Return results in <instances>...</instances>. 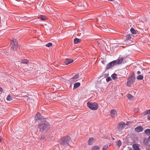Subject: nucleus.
Returning <instances> with one entry per match:
<instances>
[{"label": "nucleus", "instance_id": "26", "mask_svg": "<svg viewBox=\"0 0 150 150\" xmlns=\"http://www.w3.org/2000/svg\"><path fill=\"white\" fill-rule=\"evenodd\" d=\"M12 99V98L11 97L10 95H8L6 98V100L8 101H11Z\"/></svg>", "mask_w": 150, "mask_h": 150}, {"label": "nucleus", "instance_id": "30", "mask_svg": "<svg viewBox=\"0 0 150 150\" xmlns=\"http://www.w3.org/2000/svg\"><path fill=\"white\" fill-rule=\"evenodd\" d=\"M45 138V135H43L41 136L40 137V139H44Z\"/></svg>", "mask_w": 150, "mask_h": 150}, {"label": "nucleus", "instance_id": "22", "mask_svg": "<svg viewBox=\"0 0 150 150\" xmlns=\"http://www.w3.org/2000/svg\"><path fill=\"white\" fill-rule=\"evenodd\" d=\"M130 31L133 34H136L137 33L136 32L133 28H131Z\"/></svg>", "mask_w": 150, "mask_h": 150}, {"label": "nucleus", "instance_id": "5", "mask_svg": "<svg viewBox=\"0 0 150 150\" xmlns=\"http://www.w3.org/2000/svg\"><path fill=\"white\" fill-rule=\"evenodd\" d=\"M135 79V76L134 74H132L131 76L128 79L127 85L129 87H131L134 82Z\"/></svg>", "mask_w": 150, "mask_h": 150}, {"label": "nucleus", "instance_id": "37", "mask_svg": "<svg viewBox=\"0 0 150 150\" xmlns=\"http://www.w3.org/2000/svg\"><path fill=\"white\" fill-rule=\"evenodd\" d=\"M148 141H150V136H149L148 138Z\"/></svg>", "mask_w": 150, "mask_h": 150}, {"label": "nucleus", "instance_id": "45", "mask_svg": "<svg viewBox=\"0 0 150 150\" xmlns=\"http://www.w3.org/2000/svg\"><path fill=\"white\" fill-rule=\"evenodd\" d=\"M19 48H20V46H19Z\"/></svg>", "mask_w": 150, "mask_h": 150}, {"label": "nucleus", "instance_id": "41", "mask_svg": "<svg viewBox=\"0 0 150 150\" xmlns=\"http://www.w3.org/2000/svg\"><path fill=\"white\" fill-rule=\"evenodd\" d=\"M149 110V113H150V109Z\"/></svg>", "mask_w": 150, "mask_h": 150}, {"label": "nucleus", "instance_id": "27", "mask_svg": "<svg viewBox=\"0 0 150 150\" xmlns=\"http://www.w3.org/2000/svg\"><path fill=\"white\" fill-rule=\"evenodd\" d=\"M126 40L127 41L128 40L130 39L131 38V37L129 35H126Z\"/></svg>", "mask_w": 150, "mask_h": 150}, {"label": "nucleus", "instance_id": "29", "mask_svg": "<svg viewBox=\"0 0 150 150\" xmlns=\"http://www.w3.org/2000/svg\"><path fill=\"white\" fill-rule=\"evenodd\" d=\"M108 146L107 145H105L103 147V150H106L108 148Z\"/></svg>", "mask_w": 150, "mask_h": 150}, {"label": "nucleus", "instance_id": "3", "mask_svg": "<svg viewBox=\"0 0 150 150\" xmlns=\"http://www.w3.org/2000/svg\"><path fill=\"white\" fill-rule=\"evenodd\" d=\"M11 45H12L11 49L13 51H15L16 50V47H18L17 40L16 39H13V40H11Z\"/></svg>", "mask_w": 150, "mask_h": 150}, {"label": "nucleus", "instance_id": "31", "mask_svg": "<svg viewBox=\"0 0 150 150\" xmlns=\"http://www.w3.org/2000/svg\"><path fill=\"white\" fill-rule=\"evenodd\" d=\"M106 80L107 81H110L111 80V78L110 77H108L106 79Z\"/></svg>", "mask_w": 150, "mask_h": 150}, {"label": "nucleus", "instance_id": "35", "mask_svg": "<svg viewBox=\"0 0 150 150\" xmlns=\"http://www.w3.org/2000/svg\"><path fill=\"white\" fill-rule=\"evenodd\" d=\"M148 119L149 120H150V115H149L148 116Z\"/></svg>", "mask_w": 150, "mask_h": 150}, {"label": "nucleus", "instance_id": "19", "mask_svg": "<svg viewBox=\"0 0 150 150\" xmlns=\"http://www.w3.org/2000/svg\"><path fill=\"white\" fill-rule=\"evenodd\" d=\"M145 133L148 136L150 135V129H148L145 131Z\"/></svg>", "mask_w": 150, "mask_h": 150}, {"label": "nucleus", "instance_id": "1", "mask_svg": "<svg viewBox=\"0 0 150 150\" xmlns=\"http://www.w3.org/2000/svg\"><path fill=\"white\" fill-rule=\"evenodd\" d=\"M38 127L41 132L43 133L46 132L49 129V124L46 121L41 122L38 125Z\"/></svg>", "mask_w": 150, "mask_h": 150}, {"label": "nucleus", "instance_id": "20", "mask_svg": "<svg viewBox=\"0 0 150 150\" xmlns=\"http://www.w3.org/2000/svg\"><path fill=\"white\" fill-rule=\"evenodd\" d=\"M80 83L79 82L75 83L74 84V87L75 88H77L80 86Z\"/></svg>", "mask_w": 150, "mask_h": 150}, {"label": "nucleus", "instance_id": "36", "mask_svg": "<svg viewBox=\"0 0 150 150\" xmlns=\"http://www.w3.org/2000/svg\"><path fill=\"white\" fill-rule=\"evenodd\" d=\"M102 63L103 64H104L105 63V61H102Z\"/></svg>", "mask_w": 150, "mask_h": 150}, {"label": "nucleus", "instance_id": "28", "mask_svg": "<svg viewBox=\"0 0 150 150\" xmlns=\"http://www.w3.org/2000/svg\"><path fill=\"white\" fill-rule=\"evenodd\" d=\"M52 43H48L46 45V47H49L52 45Z\"/></svg>", "mask_w": 150, "mask_h": 150}, {"label": "nucleus", "instance_id": "8", "mask_svg": "<svg viewBox=\"0 0 150 150\" xmlns=\"http://www.w3.org/2000/svg\"><path fill=\"white\" fill-rule=\"evenodd\" d=\"M79 74H76L71 78V79L73 80V82H74L77 81V79L79 78Z\"/></svg>", "mask_w": 150, "mask_h": 150}, {"label": "nucleus", "instance_id": "7", "mask_svg": "<svg viewBox=\"0 0 150 150\" xmlns=\"http://www.w3.org/2000/svg\"><path fill=\"white\" fill-rule=\"evenodd\" d=\"M128 125L129 122H127L126 123H125L123 122H121L118 123L117 126V128L118 129L122 130Z\"/></svg>", "mask_w": 150, "mask_h": 150}, {"label": "nucleus", "instance_id": "23", "mask_svg": "<svg viewBox=\"0 0 150 150\" xmlns=\"http://www.w3.org/2000/svg\"><path fill=\"white\" fill-rule=\"evenodd\" d=\"M137 78L138 80H142L143 79V76L141 75H139L137 77Z\"/></svg>", "mask_w": 150, "mask_h": 150}, {"label": "nucleus", "instance_id": "34", "mask_svg": "<svg viewBox=\"0 0 150 150\" xmlns=\"http://www.w3.org/2000/svg\"><path fill=\"white\" fill-rule=\"evenodd\" d=\"M141 74V72H140V71H137V74Z\"/></svg>", "mask_w": 150, "mask_h": 150}, {"label": "nucleus", "instance_id": "21", "mask_svg": "<svg viewBox=\"0 0 150 150\" xmlns=\"http://www.w3.org/2000/svg\"><path fill=\"white\" fill-rule=\"evenodd\" d=\"M126 96L130 100H132L133 98V97L131 95L128 94L126 95Z\"/></svg>", "mask_w": 150, "mask_h": 150}, {"label": "nucleus", "instance_id": "24", "mask_svg": "<svg viewBox=\"0 0 150 150\" xmlns=\"http://www.w3.org/2000/svg\"><path fill=\"white\" fill-rule=\"evenodd\" d=\"M112 77L113 79H117V75L115 74H112Z\"/></svg>", "mask_w": 150, "mask_h": 150}, {"label": "nucleus", "instance_id": "10", "mask_svg": "<svg viewBox=\"0 0 150 150\" xmlns=\"http://www.w3.org/2000/svg\"><path fill=\"white\" fill-rule=\"evenodd\" d=\"M143 128L141 126H139L136 127L135 129V130L137 132H140L143 130Z\"/></svg>", "mask_w": 150, "mask_h": 150}, {"label": "nucleus", "instance_id": "11", "mask_svg": "<svg viewBox=\"0 0 150 150\" xmlns=\"http://www.w3.org/2000/svg\"><path fill=\"white\" fill-rule=\"evenodd\" d=\"M73 60L72 59H67L64 62L66 65H68L72 62Z\"/></svg>", "mask_w": 150, "mask_h": 150}, {"label": "nucleus", "instance_id": "38", "mask_svg": "<svg viewBox=\"0 0 150 150\" xmlns=\"http://www.w3.org/2000/svg\"><path fill=\"white\" fill-rule=\"evenodd\" d=\"M2 90V88L0 87V91H1Z\"/></svg>", "mask_w": 150, "mask_h": 150}, {"label": "nucleus", "instance_id": "6", "mask_svg": "<svg viewBox=\"0 0 150 150\" xmlns=\"http://www.w3.org/2000/svg\"><path fill=\"white\" fill-rule=\"evenodd\" d=\"M70 140V138L69 137H65L59 140V142L62 145H64L68 143Z\"/></svg>", "mask_w": 150, "mask_h": 150}, {"label": "nucleus", "instance_id": "17", "mask_svg": "<svg viewBox=\"0 0 150 150\" xmlns=\"http://www.w3.org/2000/svg\"><path fill=\"white\" fill-rule=\"evenodd\" d=\"M74 42L75 44H78L81 42V40L77 38H75L74 39Z\"/></svg>", "mask_w": 150, "mask_h": 150}, {"label": "nucleus", "instance_id": "18", "mask_svg": "<svg viewBox=\"0 0 150 150\" xmlns=\"http://www.w3.org/2000/svg\"><path fill=\"white\" fill-rule=\"evenodd\" d=\"M29 62V60L27 59H23L22 60L21 63L22 64H27Z\"/></svg>", "mask_w": 150, "mask_h": 150}, {"label": "nucleus", "instance_id": "14", "mask_svg": "<svg viewBox=\"0 0 150 150\" xmlns=\"http://www.w3.org/2000/svg\"><path fill=\"white\" fill-rule=\"evenodd\" d=\"M133 147L134 150H140V149L137 144H134Z\"/></svg>", "mask_w": 150, "mask_h": 150}, {"label": "nucleus", "instance_id": "12", "mask_svg": "<svg viewBox=\"0 0 150 150\" xmlns=\"http://www.w3.org/2000/svg\"><path fill=\"white\" fill-rule=\"evenodd\" d=\"M110 115L112 117H114L115 116L116 114V111L115 110H112L110 112Z\"/></svg>", "mask_w": 150, "mask_h": 150}, {"label": "nucleus", "instance_id": "44", "mask_svg": "<svg viewBox=\"0 0 150 150\" xmlns=\"http://www.w3.org/2000/svg\"><path fill=\"white\" fill-rule=\"evenodd\" d=\"M149 148L150 149V145H149Z\"/></svg>", "mask_w": 150, "mask_h": 150}, {"label": "nucleus", "instance_id": "13", "mask_svg": "<svg viewBox=\"0 0 150 150\" xmlns=\"http://www.w3.org/2000/svg\"><path fill=\"white\" fill-rule=\"evenodd\" d=\"M38 18H40L42 21H45L47 19V18L45 16L43 15H40V16L38 17Z\"/></svg>", "mask_w": 150, "mask_h": 150}, {"label": "nucleus", "instance_id": "4", "mask_svg": "<svg viewBox=\"0 0 150 150\" xmlns=\"http://www.w3.org/2000/svg\"><path fill=\"white\" fill-rule=\"evenodd\" d=\"M88 107L92 110H97L98 108V104L95 103H90L88 102L87 103Z\"/></svg>", "mask_w": 150, "mask_h": 150}, {"label": "nucleus", "instance_id": "15", "mask_svg": "<svg viewBox=\"0 0 150 150\" xmlns=\"http://www.w3.org/2000/svg\"><path fill=\"white\" fill-rule=\"evenodd\" d=\"M93 140L94 139L93 138H90L88 141V144L90 145H91L93 142Z\"/></svg>", "mask_w": 150, "mask_h": 150}, {"label": "nucleus", "instance_id": "32", "mask_svg": "<svg viewBox=\"0 0 150 150\" xmlns=\"http://www.w3.org/2000/svg\"><path fill=\"white\" fill-rule=\"evenodd\" d=\"M143 114L144 116L146 115H147L145 111L143 112Z\"/></svg>", "mask_w": 150, "mask_h": 150}, {"label": "nucleus", "instance_id": "9", "mask_svg": "<svg viewBox=\"0 0 150 150\" xmlns=\"http://www.w3.org/2000/svg\"><path fill=\"white\" fill-rule=\"evenodd\" d=\"M42 116L38 112L36 113V115L35 116V119L36 120H39L42 118Z\"/></svg>", "mask_w": 150, "mask_h": 150}, {"label": "nucleus", "instance_id": "39", "mask_svg": "<svg viewBox=\"0 0 150 150\" xmlns=\"http://www.w3.org/2000/svg\"><path fill=\"white\" fill-rule=\"evenodd\" d=\"M1 140H2L1 138L0 137V142H1Z\"/></svg>", "mask_w": 150, "mask_h": 150}, {"label": "nucleus", "instance_id": "33", "mask_svg": "<svg viewBox=\"0 0 150 150\" xmlns=\"http://www.w3.org/2000/svg\"><path fill=\"white\" fill-rule=\"evenodd\" d=\"M145 111L146 112V113L147 114H148L149 113V110H146V111Z\"/></svg>", "mask_w": 150, "mask_h": 150}, {"label": "nucleus", "instance_id": "2", "mask_svg": "<svg viewBox=\"0 0 150 150\" xmlns=\"http://www.w3.org/2000/svg\"><path fill=\"white\" fill-rule=\"evenodd\" d=\"M123 59V57H119L117 60H114L108 64L106 66V69H108L115 65L121 64L122 62Z\"/></svg>", "mask_w": 150, "mask_h": 150}, {"label": "nucleus", "instance_id": "43", "mask_svg": "<svg viewBox=\"0 0 150 150\" xmlns=\"http://www.w3.org/2000/svg\"><path fill=\"white\" fill-rule=\"evenodd\" d=\"M146 150H150L149 149H146Z\"/></svg>", "mask_w": 150, "mask_h": 150}, {"label": "nucleus", "instance_id": "42", "mask_svg": "<svg viewBox=\"0 0 150 150\" xmlns=\"http://www.w3.org/2000/svg\"><path fill=\"white\" fill-rule=\"evenodd\" d=\"M112 139L113 140H114V138H112Z\"/></svg>", "mask_w": 150, "mask_h": 150}, {"label": "nucleus", "instance_id": "40", "mask_svg": "<svg viewBox=\"0 0 150 150\" xmlns=\"http://www.w3.org/2000/svg\"><path fill=\"white\" fill-rule=\"evenodd\" d=\"M108 0L109 1H113V0Z\"/></svg>", "mask_w": 150, "mask_h": 150}, {"label": "nucleus", "instance_id": "25", "mask_svg": "<svg viewBox=\"0 0 150 150\" xmlns=\"http://www.w3.org/2000/svg\"><path fill=\"white\" fill-rule=\"evenodd\" d=\"M117 145L119 146H120L122 145L121 142L120 140H119L117 142Z\"/></svg>", "mask_w": 150, "mask_h": 150}, {"label": "nucleus", "instance_id": "16", "mask_svg": "<svg viewBox=\"0 0 150 150\" xmlns=\"http://www.w3.org/2000/svg\"><path fill=\"white\" fill-rule=\"evenodd\" d=\"M91 150H100V148L97 146H94L92 147Z\"/></svg>", "mask_w": 150, "mask_h": 150}]
</instances>
